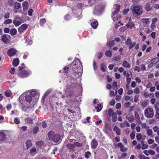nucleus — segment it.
Segmentation results:
<instances>
[{"mask_svg":"<svg viewBox=\"0 0 159 159\" xmlns=\"http://www.w3.org/2000/svg\"><path fill=\"white\" fill-rule=\"evenodd\" d=\"M39 93L35 90H30L22 94L19 98L18 101L23 108H28L35 103L39 97Z\"/></svg>","mask_w":159,"mask_h":159,"instance_id":"1","label":"nucleus"},{"mask_svg":"<svg viewBox=\"0 0 159 159\" xmlns=\"http://www.w3.org/2000/svg\"><path fill=\"white\" fill-rule=\"evenodd\" d=\"M73 73L71 74L70 81L71 83H75L76 80L82 74V66L79 59H75L72 64Z\"/></svg>","mask_w":159,"mask_h":159,"instance_id":"2","label":"nucleus"},{"mask_svg":"<svg viewBox=\"0 0 159 159\" xmlns=\"http://www.w3.org/2000/svg\"><path fill=\"white\" fill-rule=\"evenodd\" d=\"M48 136L50 140H53L55 142H58L60 140V136L59 134H55L52 131L48 133Z\"/></svg>","mask_w":159,"mask_h":159,"instance_id":"3","label":"nucleus"},{"mask_svg":"<svg viewBox=\"0 0 159 159\" xmlns=\"http://www.w3.org/2000/svg\"><path fill=\"white\" fill-rule=\"evenodd\" d=\"M24 65V64H23L21 68L20 66H19L18 67L19 70L18 71V74L21 77H27L29 75V74H31V71L30 70L27 71L23 69L24 67L23 66Z\"/></svg>","mask_w":159,"mask_h":159,"instance_id":"4","label":"nucleus"},{"mask_svg":"<svg viewBox=\"0 0 159 159\" xmlns=\"http://www.w3.org/2000/svg\"><path fill=\"white\" fill-rule=\"evenodd\" d=\"M132 14L136 15L138 16L141 15L143 13V10L141 7L140 6H135L132 9Z\"/></svg>","mask_w":159,"mask_h":159,"instance_id":"5","label":"nucleus"},{"mask_svg":"<svg viewBox=\"0 0 159 159\" xmlns=\"http://www.w3.org/2000/svg\"><path fill=\"white\" fill-rule=\"evenodd\" d=\"M114 8L115 10L113 12L111 16L112 19L114 21L118 20L119 17L117 16L116 14L118 13L120 9V6L118 4H116L114 7Z\"/></svg>","mask_w":159,"mask_h":159,"instance_id":"6","label":"nucleus"},{"mask_svg":"<svg viewBox=\"0 0 159 159\" xmlns=\"http://www.w3.org/2000/svg\"><path fill=\"white\" fill-rule=\"evenodd\" d=\"M144 114L146 117L148 118H151L154 115V111L152 108H146L144 111Z\"/></svg>","mask_w":159,"mask_h":159,"instance_id":"7","label":"nucleus"},{"mask_svg":"<svg viewBox=\"0 0 159 159\" xmlns=\"http://www.w3.org/2000/svg\"><path fill=\"white\" fill-rule=\"evenodd\" d=\"M125 44L129 46V49L133 48L136 45V42H133L132 43V41L130 39H127L125 41Z\"/></svg>","mask_w":159,"mask_h":159,"instance_id":"8","label":"nucleus"},{"mask_svg":"<svg viewBox=\"0 0 159 159\" xmlns=\"http://www.w3.org/2000/svg\"><path fill=\"white\" fill-rule=\"evenodd\" d=\"M22 20L20 17L16 16L13 20V23L16 26H18L20 25L21 23V21Z\"/></svg>","mask_w":159,"mask_h":159,"instance_id":"9","label":"nucleus"},{"mask_svg":"<svg viewBox=\"0 0 159 159\" xmlns=\"http://www.w3.org/2000/svg\"><path fill=\"white\" fill-rule=\"evenodd\" d=\"M21 4L18 2H16L14 3V5L13 6V11L15 13H17L18 12V10L21 8Z\"/></svg>","mask_w":159,"mask_h":159,"instance_id":"10","label":"nucleus"},{"mask_svg":"<svg viewBox=\"0 0 159 159\" xmlns=\"http://www.w3.org/2000/svg\"><path fill=\"white\" fill-rule=\"evenodd\" d=\"M16 50L14 48H11L8 50L7 52L8 55L10 57L14 56L16 53Z\"/></svg>","mask_w":159,"mask_h":159,"instance_id":"11","label":"nucleus"},{"mask_svg":"<svg viewBox=\"0 0 159 159\" xmlns=\"http://www.w3.org/2000/svg\"><path fill=\"white\" fill-rule=\"evenodd\" d=\"M28 25L26 24H23L21 25L18 28V30L19 33H22L27 28Z\"/></svg>","mask_w":159,"mask_h":159,"instance_id":"12","label":"nucleus"},{"mask_svg":"<svg viewBox=\"0 0 159 159\" xmlns=\"http://www.w3.org/2000/svg\"><path fill=\"white\" fill-rule=\"evenodd\" d=\"M126 118L130 122H132L134 120V117L132 114L131 113L128 114H125Z\"/></svg>","mask_w":159,"mask_h":159,"instance_id":"13","label":"nucleus"},{"mask_svg":"<svg viewBox=\"0 0 159 159\" xmlns=\"http://www.w3.org/2000/svg\"><path fill=\"white\" fill-rule=\"evenodd\" d=\"M98 145V142L97 141L93 139L92 140L91 142V146L92 149L94 150L97 147Z\"/></svg>","mask_w":159,"mask_h":159,"instance_id":"14","label":"nucleus"},{"mask_svg":"<svg viewBox=\"0 0 159 159\" xmlns=\"http://www.w3.org/2000/svg\"><path fill=\"white\" fill-rule=\"evenodd\" d=\"M10 38V35L8 34L4 35L2 36L1 38L2 41L4 43H7L9 42V39Z\"/></svg>","mask_w":159,"mask_h":159,"instance_id":"15","label":"nucleus"},{"mask_svg":"<svg viewBox=\"0 0 159 159\" xmlns=\"http://www.w3.org/2000/svg\"><path fill=\"white\" fill-rule=\"evenodd\" d=\"M159 61V58L155 57L151 59L149 65V66H152L153 65L156 64Z\"/></svg>","mask_w":159,"mask_h":159,"instance_id":"16","label":"nucleus"},{"mask_svg":"<svg viewBox=\"0 0 159 159\" xmlns=\"http://www.w3.org/2000/svg\"><path fill=\"white\" fill-rule=\"evenodd\" d=\"M145 10L147 11H150L152 9V7L150 6V3L149 2H147L144 6Z\"/></svg>","mask_w":159,"mask_h":159,"instance_id":"17","label":"nucleus"},{"mask_svg":"<svg viewBox=\"0 0 159 159\" xmlns=\"http://www.w3.org/2000/svg\"><path fill=\"white\" fill-rule=\"evenodd\" d=\"M95 15H99L101 13V10L99 6H96L93 11Z\"/></svg>","mask_w":159,"mask_h":159,"instance_id":"18","label":"nucleus"},{"mask_svg":"<svg viewBox=\"0 0 159 159\" xmlns=\"http://www.w3.org/2000/svg\"><path fill=\"white\" fill-rule=\"evenodd\" d=\"M22 6L23 10H27L28 8V3L26 1L23 2L22 3Z\"/></svg>","mask_w":159,"mask_h":159,"instance_id":"19","label":"nucleus"},{"mask_svg":"<svg viewBox=\"0 0 159 159\" xmlns=\"http://www.w3.org/2000/svg\"><path fill=\"white\" fill-rule=\"evenodd\" d=\"M150 18H143L141 19V21L143 23L148 24L150 23Z\"/></svg>","mask_w":159,"mask_h":159,"instance_id":"20","label":"nucleus"},{"mask_svg":"<svg viewBox=\"0 0 159 159\" xmlns=\"http://www.w3.org/2000/svg\"><path fill=\"white\" fill-rule=\"evenodd\" d=\"M146 130L147 135L151 138H153V136L152 135L153 131L152 130L148 128Z\"/></svg>","mask_w":159,"mask_h":159,"instance_id":"21","label":"nucleus"},{"mask_svg":"<svg viewBox=\"0 0 159 159\" xmlns=\"http://www.w3.org/2000/svg\"><path fill=\"white\" fill-rule=\"evenodd\" d=\"M113 131L116 133V134L118 135H120V131L119 128L116 126H115L113 128Z\"/></svg>","mask_w":159,"mask_h":159,"instance_id":"22","label":"nucleus"},{"mask_svg":"<svg viewBox=\"0 0 159 159\" xmlns=\"http://www.w3.org/2000/svg\"><path fill=\"white\" fill-rule=\"evenodd\" d=\"M6 138V135L3 132H0V141H4Z\"/></svg>","mask_w":159,"mask_h":159,"instance_id":"23","label":"nucleus"},{"mask_svg":"<svg viewBox=\"0 0 159 159\" xmlns=\"http://www.w3.org/2000/svg\"><path fill=\"white\" fill-rule=\"evenodd\" d=\"M19 63V60L18 58H16L13 59L12 61V64L15 66H17Z\"/></svg>","mask_w":159,"mask_h":159,"instance_id":"24","label":"nucleus"},{"mask_svg":"<svg viewBox=\"0 0 159 159\" xmlns=\"http://www.w3.org/2000/svg\"><path fill=\"white\" fill-rule=\"evenodd\" d=\"M122 66L125 68H130V65L126 61H124L122 62Z\"/></svg>","mask_w":159,"mask_h":159,"instance_id":"25","label":"nucleus"},{"mask_svg":"<svg viewBox=\"0 0 159 159\" xmlns=\"http://www.w3.org/2000/svg\"><path fill=\"white\" fill-rule=\"evenodd\" d=\"M91 26L94 29H96L98 25V23L97 21H95L91 23Z\"/></svg>","mask_w":159,"mask_h":159,"instance_id":"26","label":"nucleus"},{"mask_svg":"<svg viewBox=\"0 0 159 159\" xmlns=\"http://www.w3.org/2000/svg\"><path fill=\"white\" fill-rule=\"evenodd\" d=\"M17 32V30L15 28H12L10 30V34L12 36H13L16 34Z\"/></svg>","mask_w":159,"mask_h":159,"instance_id":"27","label":"nucleus"},{"mask_svg":"<svg viewBox=\"0 0 159 159\" xmlns=\"http://www.w3.org/2000/svg\"><path fill=\"white\" fill-rule=\"evenodd\" d=\"M32 130V132L33 134H36L39 131V128L37 126H35Z\"/></svg>","mask_w":159,"mask_h":159,"instance_id":"28","label":"nucleus"},{"mask_svg":"<svg viewBox=\"0 0 159 159\" xmlns=\"http://www.w3.org/2000/svg\"><path fill=\"white\" fill-rule=\"evenodd\" d=\"M95 109L97 110V112L100 111L102 108V105L100 104H98L97 106H95Z\"/></svg>","mask_w":159,"mask_h":159,"instance_id":"29","label":"nucleus"},{"mask_svg":"<svg viewBox=\"0 0 159 159\" xmlns=\"http://www.w3.org/2000/svg\"><path fill=\"white\" fill-rule=\"evenodd\" d=\"M91 156V153L89 151H87L86 152L84 155L85 157L87 159L89 158V157Z\"/></svg>","mask_w":159,"mask_h":159,"instance_id":"30","label":"nucleus"},{"mask_svg":"<svg viewBox=\"0 0 159 159\" xmlns=\"http://www.w3.org/2000/svg\"><path fill=\"white\" fill-rule=\"evenodd\" d=\"M33 121V119L30 118H27L25 120V121L26 123H32Z\"/></svg>","mask_w":159,"mask_h":159,"instance_id":"31","label":"nucleus"},{"mask_svg":"<svg viewBox=\"0 0 159 159\" xmlns=\"http://www.w3.org/2000/svg\"><path fill=\"white\" fill-rule=\"evenodd\" d=\"M11 95V92L10 90H7L5 92V95L8 97H10Z\"/></svg>","mask_w":159,"mask_h":159,"instance_id":"32","label":"nucleus"},{"mask_svg":"<svg viewBox=\"0 0 159 159\" xmlns=\"http://www.w3.org/2000/svg\"><path fill=\"white\" fill-rule=\"evenodd\" d=\"M114 43V40H113L112 41H109L108 43H107V45L110 48H111V47L113 46Z\"/></svg>","mask_w":159,"mask_h":159,"instance_id":"33","label":"nucleus"},{"mask_svg":"<svg viewBox=\"0 0 159 159\" xmlns=\"http://www.w3.org/2000/svg\"><path fill=\"white\" fill-rule=\"evenodd\" d=\"M111 117L112 121L113 122H115L117 118L116 113L115 112L113 113L112 115L111 116Z\"/></svg>","mask_w":159,"mask_h":159,"instance_id":"34","label":"nucleus"},{"mask_svg":"<svg viewBox=\"0 0 159 159\" xmlns=\"http://www.w3.org/2000/svg\"><path fill=\"white\" fill-rule=\"evenodd\" d=\"M105 55L107 57H111V52L109 50L106 51L105 53Z\"/></svg>","mask_w":159,"mask_h":159,"instance_id":"35","label":"nucleus"},{"mask_svg":"<svg viewBox=\"0 0 159 159\" xmlns=\"http://www.w3.org/2000/svg\"><path fill=\"white\" fill-rule=\"evenodd\" d=\"M36 150L35 148H33L31 149L30 151V153L33 156L35 154Z\"/></svg>","mask_w":159,"mask_h":159,"instance_id":"36","label":"nucleus"},{"mask_svg":"<svg viewBox=\"0 0 159 159\" xmlns=\"http://www.w3.org/2000/svg\"><path fill=\"white\" fill-rule=\"evenodd\" d=\"M46 21V20L44 18H43L41 19L40 20V25L43 26L44 24L45 23Z\"/></svg>","mask_w":159,"mask_h":159,"instance_id":"37","label":"nucleus"},{"mask_svg":"<svg viewBox=\"0 0 159 159\" xmlns=\"http://www.w3.org/2000/svg\"><path fill=\"white\" fill-rule=\"evenodd\" d=\"M155 108L156 110L155 116L157 118L159 119V109L156 107Z\"/></svg>","mask_w":159,"mask_h":159,"instance_id":"38","label":"nucleus"},{"mask_svg":"<svg viewBox=\"0 0 159 159\" xmlns=\"http://www.w3.org/2000/svg\"><path fill=\"white\" fill-rule=\"evenodd\" d=\"M126 26L128 28H129L130 29H132L134 27V24L132 22H129V23L126 24Z\"/></svg>","mask_w":159,"mask_h":159,"instance_id":"39","label":"nucleus"},{"mask_svg":"<svg viewBox=\"0 0 159 159\" xmlns=\"http://www.w3.org/2000/svg\"><path fill=\"white\" fill-rule=\"evenodd\" d=\"M142 143V148L143 149L147 148L148 147V145L146 144H145L144 143V142L142 141L141 142Z\"/></svg>","mask_w":159,"mask_h":159,"instance_id":"40","label":"nucleus"},{"mask_svg":"<svg viewBox=\"0 0 159 159\" xmlns=\"http://www.w3.org/2000/svg\"><path fill=\"white\" fill-rule=\"evenodd\" d=\"M26 144L27 147L26 149H28L31 146V143L30 141L28 140L26 142Z\"/></svg>","mask_w":159,"mask_h":159,"instance_id":"41","label":"nucleus"},{"mask_svg":"<svg viewBox=\"0 0 159 159\" xmlns=\"http://www.w3.org/2000/svg\"><path fill=\"white\" fill-rule=\"evenodd\" d=\"M108 115L110 116H111L112 115L113 113H114L115 112H113V110L111 109L110 108L108 111Z\"/></svg>","mask_w":159,"mask_h":159,"instance_id":"42","label":"nucleus"},{"mask_svg":"<svg viewBox=\"0 0 159 159\" xmlns=\"http://www.w3.org/2000/svg\"><path fill=\"white\" fill-rule=\"evenodd\" d=\"M106 66L105 64L102 63L101 64V69L102 71L104 72L105 71V68Z\"/></svg>","mask_w":159,"mask_h":159,"instance_id":"43","label":"nucleus"},{"mask_svg":"<svg viewBox=\"0 0 159 159\" xmlns=\"http://www.w3.org/2000/svg\"><path fill=\"white\" fill-rule=\"evenodd\" d=\"M156 24L152 23L151 26V28L152 29V31H154L156 28Z\"/></svg>","mask_w":159,"mask_h":159,"instance_id":"44","label":"nucleus"},{"mask_svg":"<svg viewBox=\"0 0 159 159\" xmlns=\"http://www.w3.org/2000/svg\"><path fill=\"white\" fill-rule=\"evenodd\" d=\"M121 57L120 56L118 55L117 56L113 58H112V60H114L115 61H118L121 58Z\"/></svg>","mask_w":159,"mask_h":159,"instance_id":"45","label":"nucleus"},{"mask_svg":"<svg viewBox=\"0 0 159 159\" xmlns=\"http://www.w3.org/2000/svg\"><path fill=\"white\" fill-rule=\"evenodd\" d=\"M52 91V90L51 89H48L44 93L43 96L46 97Z\"/></svg>","mask_w":159,"mask_h":159,"instance_id":"46","label":"nucleus"},{"mask_svg":"<svg viewBox=\"0 0 159 159\" xmlns=\"http://www.w3.org/2000/svg\"><path fill=\"white\" fill-rule=\"evenodd\" d=\"M142 135L140 134H138L136 135V138L138 141L142 139Z\"/></svg>","mask_w":159,"mask_h":159,"instance_id":"47","label":"nucleus"},{"mask_svg":"<svg viewBox=\"0 0 159 159\" xmlns=\"http://www.w3.org/2000/svg\"><path fill=\"white\" fill-rule=\"evenodd\" d=\"M67 147L70 148H75V145L71 144H69L67 145Z\"/></svg>","mask_w":159,"mask_h":159,"instance_id":"48","label":"nucleus"},{"mask_svg":"<svg viewBox=\"0 0 159 159\" xmlns=\"http://www.w3.org/2000/svg\"><path fill=\"white\" fill-rule=\"evenodd\" d=\"M11 22H12L11 20L10 19H8L6 20L4 22V23L5 24H7L11 23Z\"/></svg>","mask_w":159,"mask_h":159,"instance_id":"49","label":"nucleus"},{"mask_svg":"<svg viewBox=\"0 0 159 159\" xmlns=\"http://www.w3.org/2000/svg\"><path fill=\"white\" fill-rule=\"evenodd\" d=\"M142 127L143 128H145V129L149 128V126H147V124L146 123H143L142 124Z\"/></svg>","mask_w":159,"mask_h":159,"instance_id":"50","label":"nucleus"},{"mask_svg":"<svg viewBox=\"0 0 159 159\" xmlns=\"http://www.w3.org/2000/svg\"><path fill=\"white\" fill-rule=\"evenodd\" d=\"M134 93L136 94H138L140 93L139 89L138 87L136 88L134 90Z\"/></svg>","mask_w":159,"mask_h":159,"instance_id":"51","label":"nucleus"},{"mask_svg":"<svg viewBox=\"0 0 159 159\" xmlns=\"http://www.w3.org/2000/svg\"><path fill=\"white\" fill-rule=\"evenodd\" d=\"M75 146H76L77 147H81L82 146V143H80L79 142H76L75 143Z\"/></svg>","mask_w":159,"mask_h":159,"instance_id":"52","label":"nucleus"},{"mask_svg":"<svg viewBox=\"0 0 159 159\" xmlns=\"http://www.w3.org/2000/svg\"><path fill=\"white\" fill-rule=\"evenodd\" d=\"M149 154L151 155H154L155 154V151L152 149H149L148 150Z\"/></svg>","mask_w":159,"mask_h":159,"instance_id":"53","label":"nucleus"},{"mask_svg":"<svg viewBox=\"0 0 159 159\" xmlns=\"http://www.w3.org/2000/svg\"><path fill=\"white\" fill-rule=\"evenodd\" d=\"M64 19L65 20L67 21L70 20L71 19V17L69 15H67L65 16Z\"/></svg>","mask_w":159,"mask_h":159,"instance_id":"54","label":"nucleus"},{"mask_svg":"<svg viewBox=\"0 0 159 159\" xmlns=\"http://www.w3.org/2000/svg\"><path fill=\"white\" fill-rule=\"evenodd\" d=\"M159 128L157 126H155L153 127V130L155 132H157L159 130Z\"/></svg>","mask_w":159,"mask_h":159,"instance_id":"55","label":"nucleus"},{"mask_svg":"<svg viewBox=\"0 0 159 159\" xmlns=\"http://www.w3.org/2000/svg\"><path fill=\"white\" fill-rule=\"evenodd\" d=\"M7 109V111H10L11 108V104H8L6 106Z\"/></svg>","mask_w":159,"mask_h":159,"instance_id":"56","label":"nucleus"},{"mask_svg":"<svg viewBox=\"0 0 159 159\" xmlns=\"http://www.w3.org/2000/svg\"><path fill=\"white\" fill-rule=\"evenodd\" d=\"M115 64H110L108 66V68L110 70H112L114 67L115 66Z\"/></svg>","mask_w":159,"mask_h":159,"instance_id":"57","label":"nucleus"},{"mask_svg":"<svg viewBox=\"0 0 159 159\" xmlns=\"http://www.w3.org/2000/svg\"><path fill=\"white\" fill-rule=\"evenodd\" d=\"M151 95V94H149L148 92H147L144 93V96L146 98H148Z\"/></svg>","mask_w":159,"mask_h":159,"instance_id":"58","label":"nucleus"},{"mask_svg":"<svg viewBox=\"0 0 159 159\" xmlns=\"http://www.w3.org/2000/svg\"><path fill=\"white\" fill-rule=\"evenodd\" d=\"M131 138L132 139H134L135 137V134L134 132H132L130 134Z\"/></svg>","mask_w":159,"mask_h":159,"instance_id":"59","label":"nucleus"},{"mask_svg":"<svg viewBox=\"0 0 159 159\" xmlns=\"http://www.w3.org/2000/svg\"><path fill=\"white\" fill-rule=\"evenodd\" d=\"M148 142L149 144H152L154 143V141L152 139H149L148 140Z\"/></svg>","mask_w":159,"mask_h":159,"instance_id":"60","label":"nucleus"},{"mask_svg":"<svg viewBox=\"0 0 159 159\" xmlns=\"http://www.w3.org/2000/svg\"><path fill=\"white\" fill-rule=\"evenodd\" d=\"M8 4L11 6H14V3H13V1L12 0H9L8 1Z\"/></svg>","mask_w":159,"mask_h":159,"instance_id":"61","label":"nucleus"},{"mask_svg":"<svg viewBox=\"0 0 159 159\" xmlns=\"http://www.w3.org/2000/svg\"><path fill=\"white\" fill-rule=\"evenodd\" d=\"M135 80L136 82L139 84H140L141 82V80L138 77H136L135 78Z\"/></svg>","mask_w":159,"mask_h":159,"instance_id":"62","label":"nucleus"},{"mask_svg":"<svg viewBox=\"0 0 159 159\" xmlns=\"http://www.w3.org/2000/svg\"><path fill=\"white\" fill-rule=\"evenodd\" d=\"M121 107V105L120 103H117L116 105V107L117 109H120Z\"/></svg>","mask_w":159,"mask_h":159,"instance_id":"63","label":"nucleus"},{"mask_svg":"<svg viewBox=\"0 0 159 159\" xmlns=\"http://www.w3.org/2000/svg\"><path fill=\"white\" fill-rule=\"evenodd\" d=\"M10 13L8 12H7L5 13L4 17L6 19L8 18L9 17Z\"/></svg>","mask_w":159,"mask_h":159,"instance_id":"64","label":"nucleus"}]
</instances>
